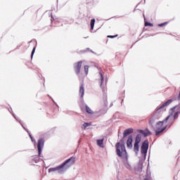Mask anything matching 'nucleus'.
Instances as JSON below:
<instances>
[{
	"label": "nucleus",
	"mask_w": 180,
	"mask_h": 180,
	"mask_svg": "<svg viewBox=\"0 0 180 180\" xmlns=\"http://www.w3.org/2000/svg\"><path fill=\"white\" fill-rule=\"evenodd\" d=\"M76 161L75 157H71L68 160L65 161L62 165H58L56 167H51L49 169V172H58L59 174H63L66 172L70 167H72Z\"/></svg>",
	"instance_id": "obj_1"
},
{
	"label": "nucleus",
	"mask_w": 180,
	"mask_h": 180,
	"mask_svg": "<svg viewBox=\"0 0 180 180\" xmlns=\"http://www.w3.org/2000/svg\"><path fill=\"white\" fill-rule=\"evenodd\" d=\"M171 118V115H168L163 121H159L156 123L155 136L160 137L163 131L168 127L167 121Z\"/></svg>",
	"instance_id": "obj_2"
},
{
	"label": "nucleus",
	"mask_w": 180,
	"mask_h": 180,
	"mask_svg": "<svg viewBox=\"0 0 180 180\" xmlns=\"http://www.w3.org/2000/svg\"><path fill=\"white\" fill-rule=\"evenodd\" d=\"M116 153L118 157L121 158L124 161H128V155L124 147V144L118 142L116 145Z\"/></svg>",
	"instance_id": "obj_3"
},
{
	"label": "nucleus",
	"mask_w": 180,
	"mask_h": 180,
	"mask_svg": "<svg viewBox=\"0 0 180 180\" xmlns=\"http://www.w3.org/2000/svg\"><path fill=\"white\" fill-rule=\"evenodd\" d=\"M174 112V120L177 119L179 117V115L180 113V107L179 106H174L173 108H172L169 110L170 117L173 115Z\"/></svg>",
	"instance_id": "obj_4"
},
{
	"label": "nucleus",
	"mask_w": 180,
	"mask_h": 180,
	"mask_svg": "<svg viewBox=\"0 0 180 180\" xmlns=\"http://www.w3.org/2000/svg\"><path fill=\"white\" fill-rule=\"evenodd\" d=\"M173 101L172 99H169L161 105L157 110L156 112H161L166 110V108L171 105L172 102Z\"/></svg>",
	"instance_id": "obj_5"
},
{
	"label": "nucleus",
	"mask_w": 180,
	"mask_h": 180,
	"mask_svg": "<svg viewBox=\"0 0 180 180\" xmlns=\"http://www.w3.org/2000/svg\"><path fill=\"white\" fill-rule=\"evenodd\" d=\"M141 141V134H138L136 136V139H135V143L134 145V150L136 153H138L139 150V143Z\"/></svg>",
	"instance_id": "obj_6"
},
{
	"label": "nucleus",
	"mask_w": 180,
	"mask_h": 180,
	"mask_svg": "<svg viewBox=\"0 0 180 180\" xmlns=\"http://www.w3.org/2000/svg\"><path fill=\"white\" fill-rule=\"evenodd\" d=\"M44 142L45 141L43 138H40L38 140L37 148H38L39 156H40L41 154L42 149L44 148Z\"/></svg>",
	"instance_id": "obj_7"
},
{
	"label": "nucleus",
	"mask_w": 180,
	"mask_h": 180,
	"mask_svg": "<svg viewBox=\"0 0 180 180\" xmlns=\"http://www.w3.org/2000/svg\"><path fill=\"white\" fill-rule=\"evenodd\" d=\"M149 147V142L148 141H145L141 147V152L142 155H146L147 154V151Z\"/></svg>",
	"instance_id": "obj_8"
},
{
	"label": "nucleus",
	"mask_w": 180,
	"mask_h": 180,
	"mask_svg": "<svg viewBox=\"0 0 180 180\" xmlns=\"http://www.w3.org/2000/svg\"><path fill=\"white\" fill-rule=\"evenodd\" d=\"M82 63H83V61L80 60L74 64V70L75 71L76 75H79V72L81 71V68L82 66Z\"/></svg>",
	"instance_id": "obj_9"
},
{
	"label": "nucleus",
	"mask_w": 180,
	"mask_h": 180,
	"mask_svg": "<svg viewBox=\"0 0 180 180\" xmlns=\"http://www.w3.org/2000/svg\"><path fill=\"white\" fill-rule=\"evenodd\" d=\"M99 75H100V86L102 88V91L103 94H105V92L106 91V85L103 86L104 77H103V74L102 71H100Z\"/></svg>",
	"instance_id": "obj_10"
},
{
	"label": "nucleus",
	"mask_w": 180,
	"mask_h": 180,
	"mask_svg": "<svg viewBox=\"0 0 180 180\" xmlns=\"http://www.w3.org/2000/svg\"><path fill=\"white\" fill-rule=\"evenodd\" d=\"M136 131H138V133H140V134L143 135L145 137L152 135V132L150 131L148 129H146V130L138 129L136 130Z\"/></svg>",
	"instance_id": "obj_11"
},
{
	"label": "nucleus",
	"mask_w": 180,
	"mask_h": 180,
	"mask_svg": "<svg viewBox=\"0 0 180 180\" xmlns=\"http://www.w3.org/2000/svg\"><path fill=\"white\" fill-rule=\"evenodd\" d=\"M133 131H134V130L131 128L124 130V133H123L124 137H127L129 135L133 133Z\"/></svg>",
	"instance_id": "obj_12"
},
{
	"label": "nucleus",
	"mask_w": 180,
	"mask_h": 180,
	"mask_svg": "<svg viewBox=\"0 0 180 180\" xmlns=\"http://www.w3.org/2000/svg\"><path fill=\"white\" fill-rule=\"evenodd\" d=\"M133 136H129L127 142V145L128 148H132L133 145Z\"/></svg>",
	"instance_id": "obj_13"
},
{
	"label": "nucleus",
	"mask_w": 180,
	"mask_h": 180,
	"mask_svg": "<svg viewBox=\"0 0 180 180\" xmlns=\"http://www.w3.org/2000/svg\"><path fill=\"white\" fill-rule=\"evenodd\" d=\"M156 120H157V117L155 116V115H153L152 117H150V118L149 120V122H148V124L150 126H153Z\"/></svg>",
	"instance_id": "obj_14"
},
{
	"label": "nucleus",
	"mask_w": 180,
	"mask_h": 180,
	"mask_svg": "<svg viewBox=\"0 0 180 180\" xmlns=\"http://www.w3.org/2000/svg\"><path fill=\"white\" fill-rule=\"evenodd\" d=\"M79 96H80L81 98H83L84 96V84L80 85Z\"/></svg>",
	"instance_id": "obj_15"
},
{
	"label": "nucleus",
	"mask_w": 180,
	"mask_h": 180,
	"mask_svg": "<svg viewBox=\"0 0 180 180\" xmlns=\"http://www.w3.org/2000/svg\"><path fill=\"white\" fill-rule=\"evenodd\" d=\"M94 26H95V19H92V20H91V21H90V27H91V30H94Z\"/></svg>",
	"instance_id": "obj_16"
},
{
	"label": "nucleus",
	"mask_w": 180,
	"mask_h": 180,
	"mask_svg": "<svg viewBox=\"0 0 180 180\" xmlns=\"http://www.w3.org/2000/svg\"><path fill=\"white\" fill-rule=\"evenodd\" d=\"M86 111L90 115H93V113H94V112L91 110V108L88 105H86Z\"/></svg>",
	"instance_id": "obj_17"
},
{
	"label": "nucleus",
	"mask_w": 180,
	"mask_h": 180,
	"mask_svg": "<svg viewBox=\"0 0 180 180\" xmlns=\"http://www.w3.org/2000/svg\"><path fill=\"white\" fill-rule=\"evenodd\" d=\"M104 139L97 140V144L100 147H103Z\"/></svg>",
	"instance_id": "obj_18"
},
{
	"label": "nucleus",
	"mask_w": 180,
	"mask_h": 180,
	"mask_svg": "<svg viewBox=\"0 0 180 180\" xmlns=\"http://www.w3.org/2000/svg\"><path fill=\"white\" fill-rule=\"evenodd\" d=\"M89 126H91V123H87V122H85L82 124V128L84 129H86V127H89Z\"/></svg>",
	"instance_id": "obj_19"
},
{
	"label": "nucleus",
	"mask_w": 180,
	"mask_h": 180,
	"mask_svg": "<svg viewBox=\"0 0 180 180\" xmlns=\"http://www.w3.org/2000/svg\"><path fill=\"white\" fill-rule=\"evenodd\" d=\"M89 66L86 65L84 66V72H85V74L87 75H88V72H89Z\"/></svg>",
	"instance_id": "obj_20"
},
{
	"label": "nucleus",
	"mask_w": 180,
	"mask_h": 180,
	"mask_svg": "<svg viewBox=\"0 0 180 180\" xmlns=\"http://www.w3.org/2000/svg\"><path fill=\"white\" fill-rule=\"evenodd\" d=\"M145 26L146 27H153V23H150V22H145Z\"/></svg>",
	"instance_id": "obj_21"
},
{
	"label": "nucleus",
	"mask_w": 180,
	"mask_h": 180,
	"mask_svg": "<svg viewBox=\"0 0 180 180\" xmlns=\"http://www.w3.org/2000/svg\"><path fill=\"white\" fill-rule=\"evenodd\" d=\"M167 24H168V22L160 23V24H158V27H163V26L167 25Z\"/></svg>",
	"instance_id": "obj_22"
},
{
	"label": "nucleus",
	"mask_w": 180,
	"mask_h": 180,
	"mask_svg": "<svg viewBox=\"0 0 180 180\" xmlns=\"http://www.w3.org/2000/svg\"><path fill=\"white\" fill-rule=\"evenodd\" d=\"M118 34H115V35H108V38H110V39H114L115 37H117Z\"/></svg>",
	"instance_id": "obj_23"
},
{
	"label": "nucleus",
	"mask_w": 180,
	"mask_h": 180,
	"mask_svg": "<svg viewBox=\"0 0 180 180\" xmlns=\"http://www.w3.org/2000/svg\"><path fill=\"white\" fill-rule=\"evenodd\" d=\"M35 50H36V46H34V49H33V50H32V54H31V58H32V59L33 56H34V53H35Z\"/></svg>",
	"instance_id": "obj_24"
},
{
	"label": "nucleus",
	"mask_w": 180,
	"mask_h": 180,
	"mask_svg": "<svg viewBox=\"0 0 180 180\" xmlns=\"http://www.w3.org/2000/svg\"><path fill=\"white\" fill-rule=\"evenodd\" d=\"M144 180H152V179H150V177H146Z\"/></svg>",
	"instance_id": "obj_25"
},
{
	"label": "nucleus",
	"mask_w": 180,
	"mask_h": 180,
	"mask_svg": "<svg viewBox=\"0 0 180 180\" xmlns=\"http://www.w3.org/2000/svg\"><path fill=\"white\" fill-rule=\"evenodd\" d=\"M30 138H31V139L32 140V136L30 135Z\"/></svg>",
	"instance_id": "obj_26"
}]
</instances>
